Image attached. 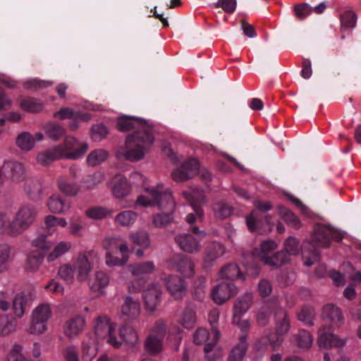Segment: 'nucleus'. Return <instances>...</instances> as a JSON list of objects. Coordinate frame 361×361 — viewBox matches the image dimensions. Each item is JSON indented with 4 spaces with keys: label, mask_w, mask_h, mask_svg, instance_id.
Returning <instances> with one entry per match:
<instances>
[{
    "label": "nucleus",
    "mask_w": 361,
    "mask_h": 361,
    "mask_svg": "<svg viewBox=\"0 0 361 361\" xmlns=\"http://www.w3.org/2000/svg\"><path fill=\"white\" fill-rule=\"evenodd\" d=\"M341 238V234L333 228L324 225H317L314 230L312 243L304 242L300 247L299 241L295 238L289 237L286 240L283 252L289 257L298 255L302 249L305 257L304 264L307 267H310L319 259V254L315 247H328L331 240H340ZM288 258L290 259V257Z\"/></svg>",
    "instance_id": "nucleus-1"
},
{
    "label": "nucleus",
    "mask_w": 361,
    "mask_h": 361,
    "mask_svg": "<svg viewBox=\"0 0 361 361\" xmlns=\"http://www.w3.org/2000/svg\"><path fill=\"white\" fill-rule=\"evenodd\" d=\"M154 142L149 130L136 131L126 138L125 145L118 149L116 156L130 161H138L145 157Z\"/></svg>",
    "instance_id": "nucleus-2"
},
{
    "label": "nucleus",
    "mask_w": 361,
    "mask_h": 361,
    "mask_svg": "<svg viewBox=\"0 0 361 361\" xmlns=\"http://www.w3.org/2000/svg\"><path fill=\"white\" fill-rule=\"evenodd\" d=\"M145 191L147 195H140L135 201L134 204L136 208L157 206L160 209L169 211L175 209L176 204L172 194L169 190L164 188L162 183L147 187Z\"/></svg>",
    "instance_id": "nucleus-3"
},
{
    "label": "nucleus",
    "mask_w": 361,
    "mask_h": 361,
    "mask_svg": "<svg viewBox=\"0 0 361 361\" xmlns=\"http://www.w3.org/2000/svg\"><path fill=\"white\" fill-rule=\"evenodd\" d=\"M37 215L35 207L31 204H23L15 212L8 226L9 237L22 235L35 223Z\"/></svg>",
    "instance_id": "nucleus-4"
},
{
    "label": "nucleus",
    "mask_w": 361,
    "mask_h": 361,
    "mask_svg": "<svg viewBox=\"0 0 361 361\" xmlns=\"http://www.w3.org/2000/svg\"><path fill=\"white\" fill-rule=\"evenodd\" d=\"M219 339V332L217 329L211 333L207 329L199 328L193 335L194 343L204 345L205 356L209 361H216L222 356L221 350L216 347Z\"/></svg>",
    "instance_id": "nucleus-5"
},
{
    "label": "nucleus",
    "mask_w": 361,
    "mask_h": 361,
    "mask_svg": "<svg viewBox=\"0 0 361 361\" xmlns=\"http://www.w3.org/2000/svg\"><path fill=\"white\" fill-rule=\"evenodd\" d=\"M278 247L277 243L272 240L263 241L259 248H255L253 255L260 259L265 264L279 267L289 262V258L283 252L272 255V252Z\"/></svg>",
    "instance_id": "nucleus-6"
},
{
    "label": "nucleus",
    "mask_w": 361,
    "mask_h": 361,
    "mask_svg": "<svg viewBox=\"0 0 361 361\" xmlns=\"http://www.w3.org/2000/svg\"><path fill=\"white\" fill-rule=\"evenodd\" d=\"M94 331L97 339L104 340L116 348L121 347V342L116 336L117 324L111 322L107 315L103 314L96 317Z\"/></svg>",
    "instance_id": "nucleus-7"
},
{
    "label": "nucleus",
    "mask_w": 361,
    "mask_h": 361,
    "mask_svg": "<svg viewBox=\"0 0 361 361\" xmlns=\"http://www.w3.org/2000/svg\"><path fill=\"white\" fill-rule=\"evenodd\" d=\"M183 195L190 203L187 207L189 213L185 218V221L190 224L202 221L204 211L200 204H204L206 201L201 191L197 188L190 189L184 191Z\"/></svg>",
    "instance_id": "nucleus-8"
},
{
    "label": "nucleus",
    "mask_w": 361,
    "mask_h": 361,
    "mask_svg": "<svg viewBox=\"0 0 361 361\" xmlns=\"http://www.w3.org/2000/svg\"><path fill=\"white\" fill-rule=\"evenodd\" d=\"M62 159L77 160L84 157L88 150V144L73 136L65 137L63 142L57 145Z\"/></svg>",
    "instance_id": "nucleus-9"
},
{
    "label": "nucleus",
    "mask_w": 361,
    "mask_h": 361,
    "mask_svg": "<svg viewBox=\"0 0 361 361\" xmlns=\"http://www.w3.org/2000/svg\"><path fill=\"white\" fill-rule=\"evenodd\" d=\"M96 256L93 250L80 252L73 259L76 279L80 282L85 281L93 269L92 259Z\"/></svg>",
    "instance_id": "nucleus-10"
},
{
    "label": "nucleus",
    "mask_w": 361,
    "mask_h": 361,
    "mask_svg": "<svg viewBox=\"0 0 361 361\" xmlns=\"http://www.w3.org/2000/svg\"><path fill=\"white\" fill-rule=\"evenodd\" d=\"M275 329L276 336L268 338L273 350H276L281 346L283 341V336L290 329L289 319L286 312L283 309H279L275 312Z\"/></svg>",
    "instance_id": "nucleus-11"
},
{
    "label": "nucleus",
    "mask_w": 361,
    "mask_h": 361,
    "mask_svg": "<svg viewBox=\"0 0 361 361\" xmlns=\"http://www.w3.org/2000/svg\"><path fill=\"white\" fill-rule=\"evenodd\" d=\"M192 232L197 235L194 237L191 234H179L175 237V241L179 247L188 253H197L200 250V240L206 235L204 231H200L197 227L192 228Z\"/></svg>",
    "instance_id": "nucleus-12"
},
{
    "label": "nucleus",
    "mask_w": 361,
    "mask_h": 361,
    "mask_svg": "<svg viewBox=\"0 0 361 361\" xmlns=\"http://www.w3.org/2000/svg\"><path fill=\"white\" fill-rule=\"evenodd\" d=\"M200 164L196 159H189L172 171L171 176L176 182H183L195 177L199 172Z\"/></svg>",
    "instance_id": "nucleus-13"
},
{
    "label": "nucleus",
    "mask_w": 361,
    "mask_h": 361,
    "mask_svg": "<svg viewBox=\"0 0 361 361\" xmlns=\"http://www.w3.org/2000/svg\"><path fill=\"white\" fill-rule=\"evenodd\" d=\"M331 327L323 326L319 330L317 343L322 348H342L345 345L346 340L340 338L331 332Z\"/></svg>",
    "instance_id": "nucleus-14"
},
{
    "label": "nucleus",
    "mask_w": 361,
    "mask_h": 361,
    "mask_svg": "<svg viewBox=\"0 0 361 361\" xmlns=\"http://www.w3.org/2000/svg\"><path fill=\"white\" fill-rule=\"evenodd\" d=\"M141 307L139 302L127 295L123 298L121 306L120 317L126 322L135 321L140 315Z\"/></svg>",
    "instance_id": "nucleus-15"
},
{
    "label": "nucleus",
    "mask_w": 361,
    "mask_h": 361,
    "mask_svg": "<svg viewBox=\"0 0 361 361\" xmlns=\"http://www.w3.org/2000/svg\"><path fill=\"white\" fill-rule=\"evenodd\" d=\"M107 187L116 198H122L128 195L131 192L130 185L126 178L122 174L115 175L108 183Z\"/></svg>",
    "instance_id": "nucleus-16"
},
{
    "label": "nucleus",
    "mask_w": 361,
    "mask_h": 361,
    "mask_svg": "<svg viewBox=\"0 0 361 361\" xmlns=\"http://www.w3.org/2000/svg\"><path fill=\"white\" fill-rule=\"evenodd\" d=\"M170 267L179 271L184 277H191L195 274V265L192 259L185 255H176L169 261Z\"/></svg>",
    "instance_id": "nucleus-17"
},
{
    "label": "nucleus",
    "mask_w": 361,
    "mask_h": 361,
    "mask_svg": "<svg viewBox=\"0 0 361 361\" xmlns=\"http://www.w3.org/2000/svg\"><path fill=\"white\" fill-rule=\"evenodd\" d=\"M117 128L121 132H127L131 130L136 131H142L143 130H149L145 121L141 120L137 117L121 116L118 118L116 121Z\"/></svg>",
    "instance_id": "nucleus-18"
},
{
    "label": "nucleus",
    "mask_w": 361,
    "mask_h": 361,
    "mask_svg": "<svg viewBox=\"0 0 361 361\" xmlns=\"http://www.w3.org/2000/svg\"><path fill=\"white\" fill-rule=\"evenodd\" d=\"M238 292L236 286L232 283H221L216 285L212 292V297L217 305H222Z\"/></svg>",
    "instance_id": "nucleus-19"
},
{
    "label": "nucleus",
    "mask_w": 361,
    "mask_h": 361,
    "mask_svg": "<svg viewBox=\"0 0 361 361\" xmlns=\"http://www.w3.org/2000/svg\"><path fill=\"white\" fill-rule=\"evenodd\" d=\"M166 288L176 300L183 298L187 293L186 282L177 275H169L165 279Z\"/></svg>",
    "instance_id": "nucleus-20"
},
{
    "label": "nucleus",
    "mask_w": 361,
    "mask_h": 361,
    "mask_svg": "<svg viewBox=\"0 0 361 361\" xmlns=\"http://www.w3.org/2000/svg\"><path fill=\"white\" fill-rule=\"evenodd\" d=\"M324 319L329 322L332 329H340L344 324V317L340 307L333 304H328L323 308Z\"/></svg>",
    "instance_id": "nucleus-21"
},
{
    "label": "nucleus",
    "mask_w": 361,
    "mask_h": 361,
    "mask_svg": "<svg viewBox=\"0 0 361 361\" xmlns=\"http://www.w3.org/2000/svg\"><path fill=\"white\" fill-rule=\"evenodd\" d=\"M161 293V288L158 283H152L144 291L142 298L147 311L154 312L157 309Z\"/></svg>",
    "instance_id": "nucleus-22"
},
{
    "label": "nucleus",
    "mask_w": 361,
    "mask_h": 361,
    "mask_svg": "<svg viewBox=\"0 0 361 361\" xmlns=\"http://www.w3.org/2000/svg\"><path fill=\"white\" fill-rule=\"evenodd\" d=\"M7 177L13 182L19 183L25 178V169L23 164L14 159L4 161L3 166Z\"/></svg>",
    "instance_id": "nucleus-23"
},
{
    "label": "nucleus",
    "mask_w": 361,
    "mask_h": 361,
    "mask_svg": "<svg viewBox=\"0 0 361 361\" xmlns=\"http://www.w3.org/2000/svg\"><path fill=\"white\" fill-rule=\"evenodd\" d=\"M226 252L225 247L219 243L214 242L209 245L205 250L203 259V266L204 268H209L221 258Z\"/></svg>",
    "instance_id": "nucleus-24"
},
{
    "label": "nucleus",
    "mask_w": 361,
    "mask_h": 361,
    "mask_svg": "<svg viewBox=\"0 0 361 361\" xmlns=\"http://www.w3.org/2000/svg\"><path fill=\"white\" fill-rule=\"evenodd\" d=\"M85 326V318L82 316L75 315L66 322L63 332L68 338H75L83 331Z\"/></svg>",
    "instance_id": "nucleus-25"
},
{
    "label": "nucleus",
    "mask_w": 361,
    "mask_h": 361,
    "mask_svg": "<svg viewBox=\"0 0 361 361\" xmlns=\"http://www.w3.org/2000/svg\"><path fill=\"white\" fill-rule=\"evenodd\" d=\"M110 283L109 275L104 271H97L90 282V290L98 296L106 294L105 288Z\"/></svg>",
    "instance_id": "nucleus-26"
},
{
    "label": "nucleus",
    "mask_w": 361,
    "mask_h": 361,
    "mask_svg": "<svg viewBox=\"0 0 361 361\" xmlns=\"http://www.w3.org/2000/svg\"><path fill=\"white\" fill-rule=\"evenodd\" d=\"M253 297L251 293H246L239 297L233 305V316L235 321H238V316H243L250 309L252 305Z\"/></svg>",
    "instance_id": "nucleus-27"
},
{
    "label": "nucleus",
    "mask_w": 361,
    "mask_h": 361,
    "mask_svg": "<svg viewBox=\"0 0 361 361\" xmlns=\"http://www.w3.org/2000/svg\"><path fill=\"white\" fill-rule=\"evenodd\" d=\"M118 340L126 343L130 347L136 346L139 343V336L137 331L128 324H123L118 329Z\"/></svg>",
    "instance_id": "nucleus-28"
},
{
    "label": "nucleus",
    "mask_w": 361,
    "mask_h": 361,
    "mask_svg": "<svg viewBox=\"0 0 361 361\" xmlns=\"http://www.w3.org/2000/svg\"><path fill=\"white\" fill-rule=\"evenodd\" d=\"M98 347L96 338L93 336H86L82 345V361H92L97 355Z\"/></svg>",
    "instance_id": "nucleus-29"
},
{
    "label": "nucleus",
    "mask_w": 361,
    "mask_h": 361,
    "mask_svg": "<svg viewBox=\"0 0 361 361\" xmlns=\"http://www.w3.org/2000/svg\"><path fill=\"white\" fill-rule=\"evenodd\" d=\"M47 205L49 211L55 214L66 213L71 207V203L63 200L59 195H51L48 199Z\"/></svg>",
    "instance_id": "nucleus-30"
},
{
    "label": "nucleus",
    "mask_w": 361,
    "mask_h": 361,
    "mask_svg": "<svg viewBox=\"0 0 361 361\" xmlns=\"http://www.w3.org/2000/svg\"><path fill=\"white\" fill-rule=\"evenodd\" d=\"M17 329L16 319L8 314L0 315V337H8Z\"/></svg>",
    "instance_id": "nucleus-31"
},
{
    "label": "nucleus",
    "mask_w": 361,
    "mask_h": 361,
    "mask_svg": "<svg viewBox=\"0 0 361 361\" xmlns=\"http://www.w3.org/2000/svg\"><path fill=\"white\" fill-rule=\"evenodd\" d=\"M30 300L35 298V295L29 294ZM28 295L24 293H20L16 295L13 301L12 310L15 315V318H21L25 311V307L27 303Z\"/></svg>",
    "instance_id": "nucleus-32"
},
{
    "label": "nucleus",
    "mask_w": 361,
    "mask_h": 361,
    "mask_svg": "<svg viewBox=\"0 0 361 361\" xmlns=\"http://www.w3.org/2000/svg\"><path fill=\"white\" fill-rule=\"evenodd\" d=\"M62 159L57 145L40 152L37 155V161L42 166H48L54 161Z\"/></svg>",
    "instance_id": "nucleus-33"
},
{
    "label": "nucleus",
    "mask_w": 361,
    "mask_h": 361,
    "mask_svg": "<svg viewBox=\"0 0 361 361\" xmlns=\"http://www.w3.org/2000/svg\"><path fill=\"white\" fill-rule=\"evenodd\" d=\"M247 336L243 334L239 338V343L232 349L228 356V361H242L245 355L248 343Z\"/></svg>",
    "instance_id": "nucleus-34"
},
{
    "label": "nucleus",
    "mask_w": 361,
    "mask_h": 361,
    "mask_svg": "<svg viewBox=\"0 0 361 361\" xmlns=\"http://www.w3.org/2000/svg\"><path fill=\"white\" fill-rule=\"evenodd\" d=\"M106 252L128 253L129 249L126 241L120 237L109 238L104 244Z\"/></svg>",
    "instance_id": "nucleus-35"
},
{
    "label": "nucleus",
    "mask_w": 361,
    "mask_h": 361,
    "mask_svg": "<svg viewBox=\"0 0 361 361\" xmlns=\"http://www.w3.org/2000/svg\"><path fill=\"white\" fill-rule=\"evenodd\" d=\"M72 247L69 241H60L54 245L51 252L47 256L48 262H53L67 253Z\"/></svg>",
    "instance_id": "nucleus-36"
},
{
    "label": "nucleus",
    "mask_w": 361,
    "mask_h": 361,
    "mask_svg": "<svg viewBox=\"0 0 361 361\" xmlns=\"http://www.w3.org/2000/svg\"><path fill=\"white\" fill-rule=\"evenodd\" d=\"M128 269L133 276H142L153 273L155 265L153 262L147 261L130 264L128 266Z\"/></svg>",
    "instance_id": "nucleus-37"
},
{
    "label": "nucleus",
    "mask_w": 361,
    "mask_h": 361,
    "mask_svg": "<svg viewBox=\"0 0 361 361\" xmlns=\"http://www.w3.org/2000/svg\"><path fill=\"white\" fill-rule=\"evenodd\" d=\"M137 218V212L132 210L121 212L115 216V223L121 227H130Z\"/></svg>",
    "instance_id": "nucleus-38"
},
{
    "label": "nucleus",
    "mask_w": 361,
    "mask_h": 361,
    "mask_svg": "<svg viewBox=\"0 0 361 361\" xmlns=\"http://www.w3.org/2000/svg\"><path fill=\"white\" fill-rule=\"evenodd\" d=\"M145 349L149 355H158L163 350V338L149 334L145 342Z\"/></svg>",
    "instance_id": "nucleus-39"
},
{
    "label": "nucleus",
    "mask_w": 361,
    "mask_h": 361,
    "mask_svg": "<svg viewBox=\"0 0 361 361\" xmlns=\"http://www.w3.org/2000/svg\"><path fill=\"white\" fill-rule=\"evenodd\" d=\"M178 322L185 329L193 328L197 322L195 309L190 307H185L181 313Z\"/></svg>",
    "instance_id": "nucleus-40"
},
{
    "label": "nucleus",
    "mask_w": 361,
    "mask_h": 361,
    "mask_svg": "<svg viewBox=\"0 0 361 361\" xmlns=\"http://www.w3.org/2000/svg\"><path fill=\"white\" fill-rule=\"evenodd\" d=\"M58 187L61 192L68 196H75L80 191V186L76 183H69L64 176L59 178Z\"/></svg>",
    "instance_id": "nucleus-41"
},
{
    "label": "nucleus",
    "mask_w": 361,
    "mask_h": 361,
    "mask_svg": "<svg viewBox=\"0 0 361 361\" xmlns=\"http://www.w3.org/2000/svg\"><path fill=\"white\" fill-rule=\"evenodd\" d=\"M118 253L106 252L105 263L108 267H120L127 263L129 258L128 253H120L121 257H119Z\"/></svg>",
    "instance_id": "nucleus-42"
},
{
    "label": "nucleus",
    "mask_w": 361,
    "mask_h": 361,
    "mask_svg": "<svg viewBox=\"0 0 361 361\" xmlns=\"http://www.w3.org/2000/svg\"><path fill=\"white\" fill-rule=\"evenodd\" d=\"M52 315V310L48 303H42L33 309L31 313V317H35L38 319L48 322Z\"/></svg>",
    "instance_id": "nucleus-43"
},
{
    "label": "nucleus",
    "mask_w": 361,
    "mask_h": 361,
    "mask_svg": "<svg viewBox=\"0 0 361 361\" xmlns=\"http://www.w3.org/2000/svg\"><path fill=\"white\" fill-rule=\"evenodd\" d=\"M166 212L157 214L152 217V224L156 228H162L171 224L173 221V212L166 209H162Z\"/></svg>",
    "instance_id": "nucleus-44"
},
{
    "label": "nucleus",
    "mask_w": 361,
    "mask_h": 361,
    "mask_svg": "<svg viewBox=\"0 0 361 361\" xmlns=\"http://www.w3.org/2000/svg\"><path fill=\"white\" fill-rule=\"evenodd\" d=\"M16 145L21 150L29 152L35 147V139L30 133L23 132L18 135Z\"/></svg>",
    "instance_id": "nucleus-45"
},
{
    "label": "nucleus",
    "mask_w": 361,
    "mask_h": 361,
    "mask_svg": "<svg viewBox=\"0 0 361 361\" xmlns=\"http://www.w3.org/2000/svg\"><path fill=\"white\" fill-rule=\"evenodd\" d=\"M312 343V336L305 330H301L294 335V344L300 348L309 349Z\"/></svg>",
    "instance_id": "nucleus-46"
},
{
    "label": "nucleus",
    "mask_w": 361,
    "mask_h": 361,
    "mask_svg": "<svg viewBox=\"0 0 361 361\" xmlns=\"http://www.w3.org/2000/svg\"><path fill=\"white\" fill-rule=\"evenodd\" d=\"M43 261V256L37 251L31 252L26 259L25 269L27 271L35 272L37 271Z\"/></svg>",
    "instance_id": "nucleus-47"
},
{
    "label": "nucleus",
    "mask_w": 361,
    "mask_h": 361,
    "mask_svg": "<svg viewBox=\"0 0 361 361\" xmlns=\"http://www.w3.org/2000/svg\"><path fill=\"white\" fill-rule=\"evenodd\" d=\"M23 346L18 343H14L8 351L6 361H32L27 359L23 354Z\"/></svg>",
    "instance_id": "nucleus-48"
},
{
    "label": "nucleus",
    "mask_w": 361,
    "mask_h": 361,
    "mask_svg": "<svg viewBox=\"0 0 361 361\" xmlns=\"http://www.w3.org/2000/svg\"><path fill=\"white\" fill-rule=\"evenodd\" d=\"M357 15L352 11H346L341 15V27L343 30H352L357 23Z\"/></svg>",
    "instance_id": "nucleus-49"
},
{
    "label": "nucleus",
    "mask_w": 361,
    "mask_h": 361,
    "mask_svg": "<svg viewBox=\"0 0 361 361\" xmlns=\"http://www.w3.org/2000/svg\"><path fill=\"white\" fill-rule=\"evenodd\" d=\"M108 152L103 149H97L91 152L87 157V162L90 166H94L101 164L107 159Z\"/></svg>",
    "instance_id": "nucleus-50"
},
{
    "label": "nucleus",
    "mask_w": 361,
    "mask_h": 361,
    "mask_svg": "<svg viewBox=\"0 0 361 361\" xmlns=\"http://www.w3.org/2000/svg\"><path fill=\"white\" fill-rule=\"evenodd\" d=\"M21 108L29 113H38L44 107L43 104L38 99L34 98H25L20 102Z\"/></svg>",
    "instance_id": "nucleus-51"
},
{
    "label": "nucleus",
    "mask_w": 361,
    "mask_h": 361,
    "mask_svg": "<svg viewBox=\"0 0 361 361\" xmlns=\"http://www.w3.org/2000/svg\"><path fill=\"white\" fill-rule=\"evenodd\" d=\"M58 276L66 283L71 284L74 282L76 273L73 265L65 264L61 265L58 271Z\"/></svg>",
    "instance_id": "nucleus-52"
},
{
    "label": "nucleus",
    "mask_w": 361,
    "mask_h": 361,
    "mask_svg": "<svg viewBox=\"0 0 361 361\" xmlns=\"http://www.w3.org/2000/svg\"><path fill=\"white\" fill-rule=\"evenodd\" d=\"M277 211L279 215L293 228H298L300 227V220L291 211L281 206L277 207Z\"/></svg>",
    "instance_id": "nucleus-53"
},
{
    "label": "nucleus",
    "mask_w": 361,
    "mask_h": 361,
    "mask_svg": "<svg viewBox=\"0 0 361 361\" xmlns=\"http://www.w3.org/2000/svg\"><path fill=\"white\" fill-rule=\"evenodd\" d=\"M212 210L216 218L224 219L232 214V207L222 201H218L213 204Z\"/></svg>",
    "instance_id": "nucleus-54"
},
{
    "label": "nucleus",
    "mask_w": 361,
    "mask_h": 361,
    "mask_svg": "<svg viewBox=\"0 0 361 361\" xmlns=\"http://www.w3.org/2000/svg\"><path fill=\"white\" fill-rule=\"evenodd\" d=\"M114 211L104 207H92L85 211L86 216L92 219H101L111 215Z\"/></svg>",
    "instance_id": "nucleus-55"
},
{
    "label": "nucleus",
    "mask_w": 361,
    "mask_h": 361,
    "mask_svg": "<svg viewBox=\"0 0 361 361\" xmlns=\"http://www.w3.org/2000/svg\"><path fill=\"white\" fill-rule=\"evenodd\" d=\"M11 254V247L7 243H0V273L8 270V262Z\"/></svg>",
    "instance_id": "nucleus-56"
},
{
    "label": "nucleus",
    "mask_w": 361,
    "mask_h": 361,
    "mask_svg": "<svg viewBox=\"0 0 361 361\" xmlns=\"http://www.w3.org/2000/svg\"><path fill=\"white\" fill-rule=\"evenodd\" d=\"M47 135L54 140H57L66 133L65 129L59 124L50 123L44 126Z\"/></svg>",
    "instance_id": "nucleus-57"
},
{
    "label": "nucleus",
    "mask_w": 361,
    "mask_h": 361,
    "mask_svg": "<svg viewBox=\"0 0 361 361\" xmlns=\"http://www.w3.org/2000/svg\"><path fill=\"white\" fill-rule=\"evenodd\" d=\"M240 271L237 264H230L223 267L219 271V276L222 279L234 280L240 277Z\"/></svg>",
    "instance_id": "nucleus-58"
},
{
    "label": "nucleus",
    "mask_w": 361,
    "mask_h": 361,
    "mask_svg": "<svg viewBox=\"0 0 361 361\" xmlns=\"http://www.w3.org/2000/svg\"><path fill=\"white\" fill-rule=\"evenodd\" d=\"M272 312L271 305L269 303L262 305L256 310L257 321L259 325L265 326Z\"/></svg>",
    "instance_id": "nucleus-59"
},
{
    "label": "nucleus",
    "mask_w": 361,
    "mask_h": 361,
    "mask_svg": "<svg viewBox=\"0 0 361 361\" xmlns=\"http://www.w3.org/2000/svg\"><path fill=\"white\" fill-rule=\"evenodd\" d=\"M47 323L38 319L35 317H31L30 323L27 328V331L32 334H42L47 330Z\"/></svg>",
    "instance_id": "nucleus-60"
},
{
    "label": "nucleus",
    "mask_w": 361,
    "mask_h": 361,
    "mask_svg": "<svg viewBox=\"0 0 361 361\" xmlns=\"http://www.w3.org/2000/svg\"><path fill=\"white\" fill-rule=\"evenodd\" d=\"M130 239L134 244L142 249H147L150 245L148 234L145 231L132 233L130 235Z\"/></svg>",
    "instance_id": "nucleus-61"
},
{
    "label": "nucleus",
    "mask_w": 361,
    "mask_h": 361,
    "mask_svg": "<svg viewBox=\"0 0 361 361\" xmlns=\"http://www.w3.org/2000/svg\"><path fill=\"white\" fill-rule=\"evenodd\" d=\"M315 314L314 310L310 307H304L298 314V318L307 326H312Z\"/></svg>",
    "instance_id": "nucleus-62"
},
{
    "label": "nucleus",
    "mask_w": 361,
    "mask_h": 361,
    "mask_svg": "<svg viewBox=\"0 0 361 361\" xmlns=\"http://www.w3.org/2000/svg\"><path fill=\"white\" fill-rule=\"evenodd\" d=\"M149 335L163 338L166 334V324L163 319L157 320L152 327Z\"/></svg>",
    "instance_id": "nucleus-63"
},
{
    "label": "nucleus",
    "mask_w": 361,
    "mask_h": 361,
    "mask_svg": "<svg viewBox=\"0 0 361 361\" xmlns=\"http://www.w3.org/2000/svg\"><path fill=\"white\" fill-rule=\"evenodd\" d=\"M32 245L41 250L46 251L50 248L51 242L48 240L47 235L41 233L32 240Z\"/></svg>",
    "instance_id": "nucleus-64"
}]
</instances>
